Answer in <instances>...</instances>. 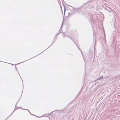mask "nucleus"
<instances>
[{
    "label": "nucleus",
    "mask_w": 120,
    "mask_h": 120,
    "mask_svg": "<svg viewBox=\"0 0 120 120\" xmlns=\"http://www.w3.org/2000/svg\"><path fill=\"white\" fill-rule=\"evenodd\" d=\"M105 9L108 10L109 12L110 11H111L110 9L108 7H105Z\"/></svg>",
    "instance_id": "f257e3e1"
},
{
    "label": "nucleus",
    "mask_w": 120,
    "mask_h": 120,
    "mask_svg": "<svg viewBox=\"0 0 120 120\" xmlns=\"http://www.w3.org/2000/svg\"><path fill=\"white\" fill-rule=\"evenodd\" d=\"M80 10V8H77L75 10V11L78 12Z\"/></svg>",
    "instance_id": "f03ea898"
},
{
    "label": "nucleus",
    "mask_w": 120,
    "mask_h": 120,
    "mask_svg": "<svg viewBox=\"0 0 120 120\" xmlns=\"http://www.w3.org/2000/svg\"><path fill=\"white\" fill-rule=\"evenodd\" d=\"M64 7V16L65 15V11H66V9H65V6L64 5H63Z\"/></svg>",
    "instance_id": "7ed1b4c3"
},
{
    "label": "nucleus",
    "mask_w": 120,
    "mask_h": 120,
    "mask_svg": "<svg viewBox=\"0 0 120 120\" xmlns=\"http://www.w3.org/2000/svg\"><path fill=\"white\" fill-rule=\"evenodd\" d=\"M103 78V76H101V77H100L99 78H98L96 80L97 81V80H99L101 79L102 78Z\"/></svg>",
    "instance_id": "20e7f679"
},
{
    "label": "nucleus",
    "mask_w": 120,
    "mask_h": 120,
    "mask_svg": "<svg viewBox=\"0 0 120 120\" xmlns=\"http://www.w3.org/2000/svg\"><path fill=\"white\" fill-rule=\"evenodd\" d=\"M55 42V41H53L52 42V43H51V45H50L49 47H48L46 49H45V50H46L49 47H50V46H51Z\"/></svg>",
    "instance_id": "39448f33"
},
{
    "label": "nucleus",
    "mask_w": 120,
    "mask_h": 120,
    "mask_svg": "<svg viewBox=\"0 0 120 120\" xmlns=\"http://www.w3.org/2000/svg\"><path fill=\"white\" fill-rule=\"evenodd\" d=\"M55 42V41H53L52 42V43H51V45H50L49 47H48L46 49H45V50H46L49 47H50V46H51Z\"/></svg>",
    "instance_id": "423d86ee"
},
{
    "label": "nucleus",
    "mask_w": 120,
    "mask_h": 120,
    "mask_svg": "<svg viewBox=\"0 0 120 120\" xmlns=\"http://www.w3.org/2000/svg\"><path fill=\"white\" fill-rule=\"evenodd\" d=\"M61 33V32H59L58 33H57V34H56V36L58 34H60Z\"/></svg>",
    "instance_id": "0eeeda50"
},
{
    "label": "nucleus",
    "mask_w": 120,
    "mask_h": 120,
    "mask_svg": "<svg viewBox=\"0 0 120 120\" xmlns=\"http://www.w3.org/2000/svg\"><path fill=\"white\" fill-rule=\"evenodd\" d=\"M69 6L72 7V10H73L75 8L73 7H72V6Z\"/></svg>",
    "instance_id": "6e6552de"
},
{
    "label": "nucleus",
    "mask_w": 120,
    "mask_h": 120,
    "mask_svg": "<svg viewBox=\"0 0 120 120\" xmlns=\"http://www.w3.org/2000/svg\"><path fill=\"white\" fill-rule=\"evenodd\" d=\"M15 108L14 110L13 111V112H12V113L10 115V116H10L11 114H12L13 113V112H14V111L15 110Z\"/></svg>",
    "instance_id": "1a4fd4ad"
},
{
    "label": "nucleus",
    "mask_w": 120,
    "mask_h": 120,
    "mask_svg": "<svg viewBox=\"0 0 120 120\" xmlns=\"http://www.w3.org/2000/svg\"><path fill=\"white\" fill-rule=\"evenodd\" d=\"M15 69H16V70L17 71H18V69H17L16 67V66H15Z\"/></svg>",
    "instance_id": "9d476101"
},
{
    "label": "nucleus",
    "mask_w": 120,
    "mask_h": 120,
    "mask_svg": "<svg viewBox=\"0 0 120 120\" xmlns=\"http://www.w3.org/2000/svg\"><path fill=\"white\" fill-rule=\"evenodd\" d=\"M18 102H17L16 103V105H15V107H16V106L17 104V103H18Z\"/></svg>",
    "instance_id": "9b49d317"
},
{
    "label": "nucleus",
    "mask_w": 120,
    "mask_h": 120,
    "mask_svg": "<svg viewBox=\"0 0 120 120\" xmlns=\"http://www.w3.org/2000/svg\"><path fill=\"white\" fill-rule=\"evenodd\" d=\"M29 112V113H30V114L32 115V114H31L30 113V112Z\"/></svg>",
    "instance_id": "f8f14e48"
},
{
    "label": "nucleus",
    "mask_w": 120,
    "mask_h": 120,
    "mask_svg": "<svg viewBox=\"0 0 120 120\" xmlns=\"http://www.w3.org/2000/svg\"><path fill=\"white\" fill-rule=\"evenodd\" d=\"M27 110L28 111V112H30L28 109H27Z\"/></svg>",
    "instance_id": "ddd939ff"
},
{
    "label": "nucleus",
    "mask_w": 120,
    "mask_h": 120,
    "mask_svg": "<svg viewBox=\"0 0 120 120\" xmlns=\"http://www.w3.org/2000/svg\"><path fill=\"white\" fill-rule=\"evenodd\" d=\"M70 14V13H69H69H68V14H69V15H69V14Z\"/></svg>",
    "instance_id": "4468645a"
},
{
    "label": "nucleus",
    "mask_w": 120,
    "mask_h": 120,
    "mask_svg": "<svg viewBox=\"0 0 120 120\" xmlns=\"http://www.w3.org/2000/svg\"><path fill=\"white\" fill-rule=\"evenodd\" d=\"M17 108H18V107H17V108L16 109H18Z\"/></svg>",
    "instance_id": "2eb2a0df"
},
{
    "label": "nucleus",
    "mask_w": 120,
    "mask_h": 120,
    "mask_svg": "<svg viewBox=\"0 0 120 120\" xmlns=\"http://www.w3.org/2000/svg\"><path fill=\"white\" fill-rule=\"evenodd\" d=\"M9 117V116L8 117V118H7V119L6 120H6V119H7V118H8V117Z\"/></svg>",
    "instance_id": "dca6fc26"
},
{
    "label": "nucleus",
    "mask_w": 120,
    "mask_h": 120,
    "mask_svg": "<svg viewBox=\"0 0 120 120\" xmlns=\"http://www.w3.org/2000/svg\"><path fill=\"white\" fill-rule=\"evenodd\" d=\"M12 64L13 65H14V64Z\"/></svg>",
    "instance_id": "f3484780"
},
{
    "label": "nucleus",
    "mask_w": 120,
    "mask_h": 120,
    "mask_svg": "<svg viewBox=\"0 0 120 120\" xmlns=\"http://www.w3.org/2000/svg\"><path fill=\"white\" fill-rule=\"evenodd\" d=\"M54 111H53V112H53Z\"/></svg>",
    "instance_id": "a211bd4d"
},
{
    "label": "nucleus",
    "mask_w": 120,
    "mask_h": 120,
    "mask_svg": "<svg viewBox=\"0 0 120 120\" xmlns=\"http://www.w3.org/2000/svg\"><path fill=\"white\" fill-rule=\"evenodd\" d=\"M62 25H61V26H62Z\"/></svg>",
    "instance_id": "6ab92c4d"
},
{
    "label": "nucleus",
    "mask_w": 120,
    "mask_h": 120,
    "mask_svg": "<svg viewBox=\"0 0 120 120\" xmlns=\"http://www.w3.org/2000/svg\"><path fill=\"white\" fill-rule=\"evenodd\" d=\"M44 51H43V52H42L41 53L43 52H44Z\"/></svg>",
    "instance_id": "aec40b11"
},
{
    "label": "nucleus",
    "mask_w": 120,
    "mask_h": 120,
    "mask_svg": "<svg viewBox=\"0 0 120 120\" xmlns=\"http://www.w3.org/2000/svg\"><path fill=\"white\" fill-rule=\"evenodd\" d=\"M41 53H40V54H41Z\"/></svg>",
    "instance_id": "412c9836"
},
{
    "label": "nucleus",
    "mask_w": 120,
    "mask_h": 120,
    "mask_svg": "<svg viewBox=\"0 0 120 120\" xmlns=\"http://www.w3.org/2000/svg\"><path fill=\"white\" fill-rule=\"evenodd\" d=\"M41 53H40V54H41Z\"/></svg>",
    "instance_id": "4be33fe9"
},
{
    "label": "nucleus",
    "mask_w": 120,
    "mask_h": 120,
    "mask_svg": "<svg viewBox=\"0 0 120 120\" xmlns=\"http://www.w3.org/2000/svg\"><path fill=\"white\" fill-rule=\"evenodd\" d=\"M23 62H22V63H23ZM22 63V62H21V63Z\"/></svg>",
    "instance_id": "5701e85b"
},
{
    "label": "nucleus",
    "mask_w": 120,
    "mask_h": 120,
    "mask_svg": "<svg viewBox=\"0 0 120 120\" xmlns=\"http://www.w3.org/2000/svg\"><path fill=\"white\" fill-rule=\"evenodd\" d=\"M62 13H63V12L62 11Z\"/></svg>",
    "instance_id": "b1692460"
}]
</instances>
